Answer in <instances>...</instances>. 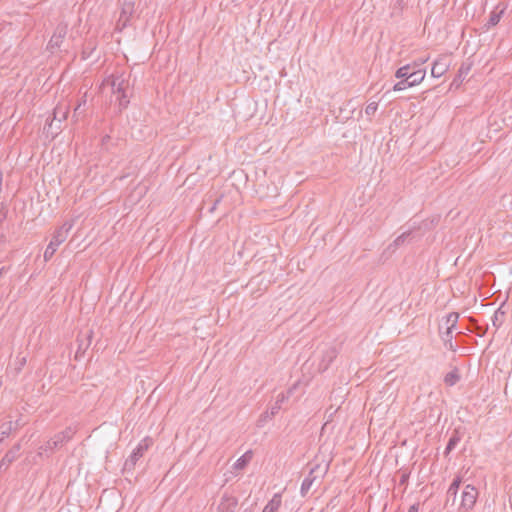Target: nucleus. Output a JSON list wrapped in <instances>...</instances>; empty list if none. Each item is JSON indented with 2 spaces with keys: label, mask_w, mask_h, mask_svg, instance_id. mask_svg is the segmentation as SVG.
<instances>
[{
  "label": "nucleus",
  "mask_w": 512,
  "mask_h": 512,
  "mask_svg": "<svg viewBox=\"0 0 512 512\" xmlns=\"http://www.w3.org/2000/svg\"><path fill=\"white\" fill-rule=\"evenodd\" d=\"M152 445V439L147 437L143 439L137 447L133 450L129 458L126 459L123 467L124 472L133 471L138 460L143 457L144 453L149 449Z\"/></svg>",
  "instance_id": "obj_1"
},
{
  "label": "nucleus",
  "mask_w": 512,
  "mask_h": 512,
  "mask_svg": "<svg viewBox=\"0 0 512 512\" xmlns=\"http://www.w3.org/2000/svg\"><path fill=\"white\" fill-rule=\"evenodd\" d=\"M478 490L473 485H466L461 494V503L459 505V511L468 512L475 506L478 498Z\"/></svg>",
  "instance_id": "obj_2"
},
{
  "label": "nucleus",
  "mask_w": 512,
  "mask_h": 512,
  "mask_svg": "<svg viewBox=\"0 0 512 512\" xmlns=\"http://www.w3.org/2000/svg\"><path fill=\"white\" fill-rule=\"evenodd\" d=\"M67 32H68V25L63 22L59 23L56 26L54 33L51 36V38L47 44L46 50L53 54L58 49H60L61 44L63 43V41L67 35Z\"/></svg>",
  "instance_id": "obj_3"
},
{
  "label": "nucleus",
  "mask_w": 512,
  "mask_h": 512,
  "mask_svg": "<svg viewBox=\"0 0 512 512\" xmlns=\"http://www.w3.org/2000/svg\"><path fill=\"white\" fill-rule=\"evenodd\" d=\"M73 434V429L68 427L64 431L54 435V437L47 441L46 445L42 446L40 449H43L44 451L50 450L52 452L54 449L59 448L68 442L73 437Z\"/></svg>",
  "instance_id": "obj_4"
},
{
  "label": "nucleus",
  "mask_w": 512,
  "mask_h": 512,
  "mask_svg": "<svg viewBox=\"0 0 512 512\" xmlns=\"http://www.w3.org/2000/svg\"><path fill=\"white\" fill-rule=\"evenodd\" d=\"M326 468H321L320 465H315L313 468L310 469L309 474L305 477V479L302 482L301 485V495L305 496L309 490L311 489L313 483L322 478L323 475L326 473Z\"/></svg>",
  "instance_id": "obj_5"
},
{
  "label": "nucleus",
  "mask_w": 512,
  "mask_h": 512,
  "mask_svg": "<svg viewBox=\"0 0 512 512\" xmlns=\"http://www.w3.org/2000/svg\"><path fill=\"white\" fill-rule=\"evenodd\" d=\"M426 75V70L419 68L417 69L416 73H414L413 76L409 78L401 79L399 82L394 84L393 91H402L410 87H414L418 84H420Z\"/></svg>",
  "instance_id": "obj_6"
},
{
  "label": "nucleus",
  "mask_w": 512,
  "mask_h": 512,
  "mask_svg": "<svg viewBox=\"0 0 512 512\" xmlns=\"http://www.w3.org/2000/svg\"><path fill=\"white\" fill-rule=\"evenodd\" d=\"M134 13V2L123 1L120 15L116 24L117 29L123 30L129 25L130 18Z\"/></svg>",
  "instance_id": "obj_7"
},
{
  "label": "nucleus",
  "mask_w": 512,
  "mask_h": 512,
  "mask_svg": "<svg viewBox=\"0 0 512 512\" xmlns=\"http://www.w3.org/2000/svg\"><path fill=\"white\" fill-rule=\"evenodd\" d=\"M450 66L449 58L446 55L439 56L433 63L431 68V75L434 78H439L444 75Z\"/></svg>",
  "instance_id": "obj_8"
},
{
  "label": "nucleus",
  "mask_w": 512,
  "mask_h": 512,
  "mask_svg": "<svg viewBox=\"0 0 512 512\" xmlns=\"http://www.w3.org/2000/svg\"><path fill=\"white\" fill-rule=\"evenodd\" d=\"M506 9H507V4H505L503 2H499L496 5L495 9L490 13L489 19H488V21L485 24V28L488 30L491 27L496 26L500 22V20H501L502 16L504 15Z\"/></svg>",
  "instance_id": "obj_9"
},
{
  "label": "nucleus",
  "mask_w": 512,
  "mask_h": 512,
  "mask_svg": "<svg viewBox=\"0 0 512 512\" xmlns=\"http://www.w3.org/2000/svg\"><path fill=\"white\" fill-rule=\"evenodd\" d=\"M337 355L338 350L336 347H328L326 350H324L318 367L319 371L325 372L331 363L335 360Z\"/></svg>",
  "instance_id": "obj_10"
},
{
  "label": "nucleus",
  "mask_w": 512,
  "mask_h": 512,
  "mask_svg": "<svg viewBox=\"0 0 512 512\" xmlns=\"http://www.w3.org/2000/svg\"><path fill=\"white\" fill-rule=\"evenodd\" d=\"M65 236L62 233H56L54 232L52 239L50 243L48 244L45 252H44V259L48 261L52 258L54 253L57 250V247L62 244L65 241Z\"/></svg>",
  "instance_id": "obj_11"
},
{
  "label": "nucleus",
  "mask_w": 512,
  "mask_h": 512,
  "mask_svg": "<svg viewBox=\"0 0 512 512\" xmlns=\"http://www.w3.org/2000/svg\"><path fill=\"white\" fill-rule=\"evenodd\" d=\"M93 332L90 330L85 334H79L77 337L78 348L76 351L75 358L83 356L88 347L91 345Z\"/></svg>",
  "instance_id": "obj_12"
},
{
  "label": "nucleus",
  "mask_w": 512,
  "mask_h": 512,
  "mask_svg": "<svg viewBox=\"0 0 512 512\" xmlns=\"http://www.w3.org/2000/svg\"><path fill=\"white\" fill-rule=\"evenodd\" d=\"M237 505H238V500L236 497L225 494L221 498V502L219 504V509L221 512H234Z\"/></svg>",
  "instance_id": "obj_13"
},
{
  "label": "nucleus",
  "mask_w": 512,
  "mask_h": 512,
  "mask_svg": "<svg viewBox=\"0 0 512 512\" xmlns=\"http://www.w3.org/2000/svg\"><path fill=\"white\" fill-rule=\"evenodd\" d=\"M461 483H462L461 477L457 476L453 479V481L451 482V484L447 490L446 505H448L450 502L452 505L455 504L457 492L460 488Z\"/></svg>",
  "instance_id": "obj_14"
},
{
  "label": "nucleus",
  "mask_w": 512,
  "mask_h": 512,
  "mask_svg": "<svg viewBox=\"0 0 512 512\" xmlns=\"http://www.w3.org/2000/svg\"><path fill=\"white\" fill-rule=\"evenodd\" d=\"M20 445L13 446L2 458L0 462V469H6L17 457L19 456Z\"/></svg>",
  "instance_id": "obj_15"
},
{
  "label": "nucleus",
  "mask_w": 512,
  "mask_h": 512,
  "mask_svg": "<svg viewBox=\"0 0 512 512\" xmlns=\"http://www.w3.org/2000/svg\"><path fill=\"white\" fill-rule=\"evenodd\" d=\"M470 69H471L470 64H462L458 70L457 75L454 77V79L450 85V88H455V89L459 88L460 85L463 83L465 76L469 73Z\"/></svg>",
  "instance_id": "obj_16"
},
{
  "label": "nucleus",
  "mask_w": 512,
  "mask_h": 512,
  "mask_svg": "<svg viewBox=\"0 0 512 512\" xmlns=\"http://www.w3.org/2000/svg\"><path fill=\"white\" fill-rule=\"evenodd\" d=\"M505 302H503L492 316V324L498 329L502 326L506 318V311L504 310Z\"/></svg>",
  "instance_id": "obj_17"
},
{
  "label": "nucleus",
  "mask_w": 512,
  "mask_h": 512,
  "mask_svg": "<svg viewBox=\"0 0 512 512\" xmlns=\"http://www.w3.org/2000/svg\"><path fill=\"white\" fill-rule=\"evenodd\" d=\"M460 440H461V436H460L459 430L458 429L453 430V432L449 438V441L446 445L444 455L448 456L455 449V447L458 445Z\"/></svg>",
  "instance_id": "obj_18"
},
{
  "label": "nucleus",
  "mask_w": 512,
  "mask_h": 512,
  "mask_svg": "<svg viewBox=\"0 0 512 512\" xmlns=\"http://www.w3.org/2000/svg\"><path fill=\"white\" fill-rule=\"evenodd\" d=\"M417 69H415L412 64H407V65H404L400 68H398L395 72V77L398 78V79H404V78H409L411 76L414 75V73H416Z\"/></svg>",
  "instance_id": "obj_19"
},
{
  "label": "nucleus",
  "mask_w": 512,
  "mask_h": 512,
  "mask_svg": "<svg viewBox=\"0 0 512 512\" xmlns=\"http://www.w3.org/2000/svg\"><path fill=\"white\" fill-rule=\"evenodd\" d=\"M461 379V376L459 374V370L457 367H454V369L452 371H450L449 373H447L444 377V383L447 385V386H454L455 384H457Z\"/></svg>",
  "instance_id": "obj_20"
},
{
  "label": "nucleus",
  "mask_w": 512,
  "mask_h": 512,
  "mask_svg": "<svg viewBox=\"0 0 512 512\" xmlns=\"http://www.w3.org/2000/svg\"><path fill=\"white\" fill-rule=\"evenodd\" d=\"M253 458V452L251 450L245 452L234 464V468L237 470L244 469Z\"/></svg>",
  "instance_id": "obj_21"
},
{
  "label": "nucleus",
  "mask_w": 512,
  "mask_h": 512,
  "mask_svg": "<svg viewBox=\"0 0 512 512\" xmlns=\"http://www.w3.org/2000/svg\"><path fill=\"white\" fill-rule=\"evenodd\" d=\"M281 506V495L275 494L273 498L267 503L262 512H277Z\"/></svg>",
  "instance_id": "obj_22"
},
{
  "label": "nucleus",
  "mask_w": 512,
  "mask_h": 512,
  "mask_svg": "<svg viewBox=\"0 0 512 512\" xmlns=\"http://www.w3.org/2000/svg\"><path fill=\"white\" fill-rule=\"evenodd\" d=\"M412 231L408 230L403 232L401 235H399L390 245L389 248H393V250L397 249L398 247L402 246L408 238L411 236Z\"/></svg>",
  "instance_id": "obj_23"
},
{
  "label": "nucleus",
  "mask_w": 512,
  "mask_h": 512,
  "mask_svg": "<svg viewBox=\"0 0 512 512\" xmlns=\"http://www.w3.org/2000/svg\"><path fill=\"white\" fill-rule=\"evenodd\" d=\"M67 114H68V110L65 109V110H62L61 108L59 107H56L54 109V112H53V119L52 121L48 124V127L49 129L52 128V125H53V121L54 120H57L59 123L62 122V120L66 119L67 118Z\"/></svg>",
  "instance_id": "obj_24"
},
{
  "label": "nucleus",
  "mask_w": 512,
  "mask_h": 512,
  "mask_svg": "<svg viewBox=\"0 0 512 512\" xmlns=\"http://www.w3.org/2000/svg\"><path fill=\"white\" fill-rule=\"evenodd\" d=\"M12 422L9 421V422H5V423H2L1 426H0V436H1V439L5 438V437H8L12 431Z\"/></svg>",
  "instance_id": "obj_25"
},
{
  "label": "nucleus",
  "mask_w": 512,
  "mask_h": 512,
  "mask_svg": "<svg viewBox=\"0 0 512 512\" xmlns=\"http://www.w3.org/2000/svg\"><path fill=\"white\" fill-rule=\"evenodd\" d=\"M73 227V222H65L61 227H59L58 229H56V233H62L64 236H65V239H67V236H68V233L69 231L72 229Z\"/></svg>",
  "instance_id": "obj_26"
},
{
  "label": "nucleus",
  "mask_w": 512,
  "mask_h": 512,
  "mask_svg": "<svg viewBox=\"0 0 512 512\" xmlns=\"http://www.w3.org/2000/svg\"><path fill=\"white\" fill-rule=\"evenodd\" d=\"M459 318V314L457 312H451L446 317V323L449 324L448 327L455 328L457 321Z\"/></svg>",
  "instance_id": "obj_27"
},
{
  "label": "nucleus",
  "mask_w": 512,
  "mask_h": 512,
  "mask_svg": "<svg viewBox=\"0 0 512 512\" xmlns=\"http://www.w3.org/2000/svg\"><path fill=\"white\" fill-rule=\"evenodd\" d=\"M117 99L119 101L120 109H124V108H126L128 106L129 99H128V96H127L126 92H123V93L119 94Z\"/></svg>",
  "instance_id": "obj_28"
},
{
  "label": "nucleus",
  "mask_w": 512,
  "mask_h": 512,
  "mask_svg": "<svg viewBox=\"0 0 512 512\" xmlns=\"http://www.w3.org/2000/svg\"><path fill=\"white\" fill-rule=\"evenodd\" d=\"M377 108H378V103L377 102H371L369 103L366 108H365V113L366 115L368 116H372L375 114V112L377 111Z\"/></svg>",
  "instance_id": "obj_29"
},
{
  "label": "nucleus",
  "mask_w": 512,
  "mask_h": 512,
  "mask_svg": "<svg viewBox=\"0 0 512 512\" xmlns=\"http://www.w3.org/2000/svg\"><path fill=\"white\" fill-rule=\"evenodd\" d=\"M111 136L109 134H106L101 139V146L102 149L109 151L110 150V143H111Z\"/></svg>",
  "instance_id": "obj_30"
},
{
  "label": "nucleus",
  "mask_w": 512,
  "mask_h": 512,
  "mask_svg": "<svg viewBox=\"0 0 512 512\" xmlns=\"http://www.w3.org/2000/svg\"><path fill=\"white\" fill-rule=\"evenodd\" d=\"M126 88H127V84L125 83V80L124 79H121L118 83H117V88L114 90V94H121L123 92H126Z\"/></svg>",
  "instance_id": "obj_31"
},
{
  "label": "nucleus",
  "mask_w": 512,
  "mask_h": 512,
  "mask_svg": "<svg viewBox=\"0 0 512 512\" xmlns=\"http://www.w3.org/2000/svg\"><path fill=\"white\" fill-rule=\"evenodd\" d=\"M445 347L451 351H456V346L453 344L452 339L444 338Z\"/></svg>",
  "instance_id": "obj_32"
},
{
  "label": "nucleus",
  "mask_w": 512,
  "mask_h": 512,
  "mask_svg": "<svg viewBox=\"0 0 512 512\" xmlns=\"http://www.w3.org/2000/svg\"><path fill=\"white\" fill-rule=\"evenodd\" d=\"M280 408L281 407H280L279 401H276L275 405L271 407L270 416L274 417L278 413Z\"/></svg>",
  "instance_id": "obj_33"
},
{
  "label": "nucleus",
  "mask_w": 512,
  "mask_h": 512,
  "mask_svg": "<svg viewBox=\"0 0 512 512\" xmlns=\"http://www.w3.org/2000/svg\"><path fill=\"white\" fill-rule=\"evenodd\" d=\"M84 113V109L80 105H77L74 109L73 118H78Z\"/></svg>",
  "instance_id": "obj_34"
},
{
  "label": "nucleus",
  "mask_w": 512,
  "mask_h": 512,
  "mask_svg": "<svg viewBox=\"0 0 512 512\" xmlns=\"http://www.w3.org/2000/svg\"><path fill=\"white\" fill-rule=\"evenodd\" d=\"M452 332H453V328L452 327H447L446 331L443 333L442 339L443 340H444V338L452 339L453 338Z\"/></svg>",
  "instance_id": "obj_35"
},
{
  "label": "nucleus",
  "mask_w": 512,
  "mask_h": 512,
  "mask_svg": "<svg viewBox=\"0 0 512 512\" xmlns=\"http://www.w3.org/2000/svg\"><path fill=\"white\" fill-rule=\"evenodd\" d=\"M487 329H488V327H485V328H483V327H477V329L475 330V333H476L478 336L482 337V336H484V335H485V333H486Z\"/></svg>",
  "instance_id": "obj_36"
},
{
  "label": "nucleus",
  "mask_w": 512,
  "mask_h": 512,
  "mask_svg": "<svg viewBox=\"0 0 512 512\" xmlns=\"http://www.w3.org/2000/svg\"><path fill=\"white\" fill-rule=\"evenodd\" d=\"M120 78L121 77H113V79L111 80L110 84L113 91L117 88V83L121 80Z\"/></svg>",
  "instance_id": "obj_37"
},
{
  "label": "nucleus",
  "mask_w": 512,
  "mask_h": 512,
  "mask_svg": "<svg viewBox=\"0 0 512 512\" xmlns=\"http://www.w3.org/2000/svg\"><path fill=\"white\" fill-rule=\"evenodd\" d=\"M418 510H419V503H415L409 507L408 512H418Z\"/></svg>",
  "instance_id": "obj_38"
},
{
  "label": "nucleus",
  "mask_w": 512,
  "mask_h": 512,
  "mask_svg": "<svg viewBox=\"0 0 512 512\" xmlns=\"http://www.w3.org/2000/svg\"><path fill=\"white\" fill-rule=\"evenodd\" d=\"M426 61H427V59H419V63L414 62V63L412 64V66H413L415 69H419V68H420V66H421L423 63H425Z\"/></svg>",
  "instance_id": "obj_39"
},
{
  "label": "nucleus",
  "mask_w": 512,
  "mask_h": 512,
  "mask_svg": "<svg viewBox=\"0 0 512 512\" xmlns=\"http://www.w3.org/2000/svg\"><path fill=\"white\" fill-rule=\"evenodd\" d=\"M77 105H80L81 107L86 105V93L80 98Z\"/></svg>",
  "instance_id": "obj_40"
},
{
  "label": "nucleus",
  "mask_w": 512,
  "mask_h": 512,
  "mask_svg": "<svg viewBox=\"0 0 512 512\" xmlns=\"http://www.w3.org/2000/svg\"><path fill=\"white\" fill-rule=\"evenodd\" d=\"M221 198L222 196L215 200L213 206L210 208V212H212L216 208V205L221 201Z\"/></svg>",
  "instance_id": "obj_41"
},
{
  "label": "nucleus",
  "mask_w": 512,
  "mask_h": 512,
  "mask_svg": "<svg viewBox=\"0 0 512 512\" xmlns=\"http://www.w3.org/2000/svg\"><path fill=\"white\" fill-rule=\"evenodd\" d=\"M261 418H263V419L265 420V419H267V418H272V417L270 416V412L266 411L265 413H263V414L261 415Z\"/></svg>",
  "instance_id": "obj_42"
},
{
  "label": "nucleus",
  "mask_w": 512,
  "mask_h": 512,
  "mask_svg": "<svg viewBox=\"0 0 512 512\" xmlns=\"http://www.w3.org/2000/svg\"><path fill=\"white\" fill-rule=\"evenodd\" d=\"M283 399H284V396H283V395H281V398H279V400H278V401H279V403H280V402H282V401H283Z\"/></svg>",
  "instance_id": "obj_43"
},
{
  "label": "nucleus",
  "mask_w": 512,
  "mask_h": 512,
  "mask_svg": "<svg viewBox=\"0 0 512 512\" xmlns=\"http://www.w3.org/2000/svg\"><path fill=\"white\" fill-rule=\"evenodd\" d=\"M25 362H26V359L23 358L22 361H21V364L23 365V364H25Z\"/></svg>",
  "instance_id": "obj_44"
},
{
  "label": "nucleus",
  "mask_w": 512,
  "mask_h": 512,
  "mask_svg": "<svg viewBox=\"0 0 512 512\" xmlns=\"http://www.w3.org/2000/svg\"><path fill=\"white\" fill-rule=\"evenodd\" d=\"M404 481H405V476H402L401 483H404Z\"/></svg>",
  "instance_id": "obj_45"
},
{
  "label": "nucleus",
  "mask_w": 512,
  "mask_h": 512,
  "mask_svg": "<svg viewBox=\"0 0 512 512\" xmlns=\"http://www.w3.org/2000/svg\"><path fill=\"white\" fill-rule=\"evenodd\" d=\"M3 237H4L3 235L0 236V241H3Z\"/></svg>",
  "instance_id": "obj_46"
},
{
  "label": "nucleus",
  "mask_w": 512,
  "mask_h": 512,
  "mask_svg": "<svg viewBox=\"0 0 512 512\" xmlns=\"http://www.w3.org/2000/svg\"><path fill=\"white\" fill-rule=\"evenodd\" d=\"M3 237H4L3 235L0 236V241H3Z\"/></svg>",
  "instance_id": "obj_47"
}]
</instances>
